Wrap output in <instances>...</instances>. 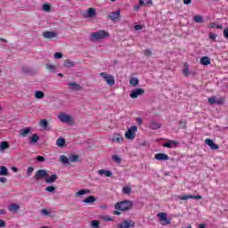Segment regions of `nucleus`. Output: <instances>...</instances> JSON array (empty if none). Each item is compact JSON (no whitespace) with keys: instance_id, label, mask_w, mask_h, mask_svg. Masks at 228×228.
<instances>
[{"instance_id":"obj_1","label":"nucleus","mask_w":228,"mask_h":228,"mask_svg":"<svg viewBox=\"0 0 228 228\" xmlns=\"http://www.w3.org/2000/svg\"><path fill=\"white\" fill-rule=\"evenodd\" d=\"M133 206H134V202L126 200L118 202L115 206V208L118 209L119 211H129V209H133Z\"/></svg>"},{"instance_id":"obj_2","label":"nucleus","mask_w":228,"mask_h":228,"mask_svg":"<svg viewBox=\"0 0 228 228\" xmlns=\"http://www.w3.org/2000/svg\"><path fill=\"white\" fill-rule=\"evenodd\" d=\"M136 131H138V126H132L126 132L125 136L126 140H134L136 136Z\"/></svg>"},{"instance_id":"obj_3","label":"nucleus","mask_w":228,"mask_h":228,"mask_svg":"<svg viewBox=\"0 0 228 228\" xmlns=\"http://www.w3.org/2000/svg\"><path fill=\"white\" fill-rule=\"evenodd\" d=\"M108 37V32L104 31V30H100L97 32H94L91 35V40H102L103 38Z\"/></svg>"},{"instance_id":"obj_4","label":"nucleus","mask_w":228,"mask_h":228,"mask_svg":"<svg viewBox=\"0 0 228 228\" xmlns=\"http://www.w3.org/2000/svg\"><path fill=\"white\" fill-rule=\"evenodd\" d=\"M58 118L62 124H74V118L66 113L61 112Z\"/></svg>"},{"instance_id":"obj_5","label":"nucleus","mask_w":228,"mask_h":228,"mask_svg":"<svg viewBox=\"0 0 228 228\" xmlns=\"http://www.w3.org/2000/svg\"><path fill=\"white\" fill-rule=\"evenodd\" d=\"M100 76L102 77V79H104L109 86H113L115 85V77H113V76L105 72L101 73Z\"/></svg>"},{"instance_id":"obj_6","label":"nucleus","mask_w":228,"mask_h":228,"mask_svg":"<svg viewBox=\"0 0 228 228\" xmlns=\"http://www.w3.org/2000/svg\"><path fill=\"white\" fill-rule=\"evenodd\" d=\"M159 217V223L161 225H168L170 224V219H168V216L165 212H160L157 214Z\"/></svg>"},{"instance_id":"obj_7","label":"nucleus","mask_w":228,"mask_h":228,"mask_svg":"<svg viewBox=\"0 0 228 228\" xmlns=\"http://www.w3.org/2000/svg\"><path fill=\"white\" fill-rule=\"evenodd\" d=\"M145 94V89L143 88H135L131 91L130 97L131 99H138V97Z\"/></svg>"},{"instance_id":"obj_8","label":"nucleus","mask_w":228,"mask_h":228,"mask_svg":"<svg viewBox=\"0 0 228 228\" xmlns=\"http://www.w3.org/2000/svg\"><path fill=\"white\" fill-rule=\"evenodd\" d=\"M45 177H47V171L45 169L37 170L36 175H34L35 181H41V179H44Z\"/></svg>"},{"instance_id":"obj_9","label":"nucleus","mask_w":228,"mask_h":228,"mask_svg":"<svg viewBox=\"0 0 228 228\" xmlns=\"http://www.w3.org/2000/svg\"><path fill=\"white\" fill-rule=\"evenodd\" d=\"M97 15V12H95V8H89L86 12L83 13L84 19H94Z\"/></svg>"},{"instance_id":"obj_10","label":"nucleus","mask_w":228,"mask_h":228,"mask_svg":"<svg viewBox=\"0 0 228 228\" xmlns=\"http://www.w3.org/2000/svg\"><path fill=\"white\" fill-rule=\"evenodd\" d=\"M179 200H189V199H192L195 200H200L202 196L200 195H180L178 196Z\"/></svg>"},{"instance_id":"obj_11","label":"nucleus","mask_w":228,"mask_h":228,"mask_svg":"<svg viewBox=\"0 0 228 228\" xmlns=\"http://www.w3.org/2000/svg\"><path fill=\"white\" fill-rule=\"evenodd\" d=\"M118 228H130L134 227V222L125 220L117 225Z\"/></svg>"},{"instance_id":"obj_12","label":"nucleus","mask_w":228,"mask_h":228,"mask_svg":"<svg viewBox=\"0 0 228 228\" xmlns=\"http://www.w3.org/2000/svg\"><path fill=\"white\" fill-rule=\"evenodd\" d=\"M205 143L208 145L212 151H217V149H220V146L215 143V142L211 139H206Z\"/></svg>"},{"instance_id":"obj_13","label":"nucleus","mask_w":228,"mask_h":228,"mask_svg":"<svg viewBox=\"0 0 228 228\" xmlns=\"http://www.w3.org/2000/svg\"><path fill=\"white\" fill-rule=\"evenodd\" d=\"M68 86L69 90H74L76 92H81V90H83V86H79L76 82H69Z\"/></svg>"},{"instance_id":"obj_14","label":"nucleus","mask_w":228,"mask_h":228,"mask_svg":"<svg viewBox=\"0 0 228 228\" xmlns=\"http://www.w3.org/2000/svg\"><path fill=\"white\" fill-rule=\"evenodd\" d=\"M58 35L53 31H45L43 33V37L46 38V40H53V38H56Z\"/></svg>"},{"instance_id":"obj_15","label":"nucleus","mask_w":228,"mask_h":228,"mask_svg":"<svg viewBox=\"0 0 228 228\" xmlns=\"http://www.w3.org/2000/svg\"><path fill=\"white\" fill-rule=\"evenodd\" d=\"M155 159H157V161H168V159H170V157H168V155L165 153H157L155 155Z\"/></svg>"},{"instance_id":"obj_16","label":"nucleus","mask_w":228,"mask_h":228,"mask_svg":"<svg viewBox=\"0 0 228 228\" xmlns=\"http://www.w3.org/2000/svg\"><path fill=\"white\" fill-rule=\"evenodd\" d=\"M178 142L175 141H169L165 142L162 146L166 147L167 149H173L174 147H177Z\"/></svg>"},{"instance_id":"obj_17","label":"nucleus","mask_w":228,"mask_h":228,"mask_svg":"<svg viewBox=\"0 0 228 228\" xmlns=\"http://www.w3.org/2000/svg\"><path fill=\"white\" fill-rule=\"evenodd\" d=\"M98 174L99 175H104L105 177H111V175H113V173H111V171L105 170V169L99 170Z\"/></svg>"},{"instance_id":"obj_18","label":"nucleus","mask_w":228,"mask_h":228,"mask_svg":"<svg viewBox=\"0 0 228 228\" xmlns=\"http://www.w3.org/2000/svg\"><path fill=\"white\" fill-rule=\"evenodd\" d=\"M150 129H159V127H161V125L159 123H158V121L156 120H152L151 121L150 125H149Z\"/></svg>"},{"instance_id":"obj_19","label":"nucleus","mask_w":228,"mask_h":228,"mask_svg":"<svg viewBox=\"0 0 228 228\" xmlns=\"http://www.w3.org/2000/svg\"><path fill=\"white\" fill-rule=\"evenodd\" d=\"M19 209H20V206H19V204H17V203H13L9 206L10 212L12 211L13 213H17V211H19Z\"/></svg>"},{"instance_id":"obj_20","label":"nucleus","mask_w":228,"mask_h":228,"mask_svg":"<svg viewBox=\"0 0 228 228\" xmlns=\"http://www.w3.org/2000/svg\"><path fill=\"white\" fill-rule=\"evenodd\" d=\"M57 179H58V175H52L50 177H47L45 179V183H47L48 184H53V183H56Z\"/></svg>"},{"instance_id":"obj_21","label":"nucleus","mask_w":228,"mask_h":228,"mask_svg":"<svg viewBox=\"0 0 228 228\" xmlns=\"http://www.w3.org/2000/svg\"><path fill=\"white\" fill-rule=\"evenodd\" d=\"M200 63L205 66L211 65V59L208 56H204L200 59Z\"/></svg>"},{"instance_id":"obj_22","label":"nucleus","mask_w":228,"mask_h":228,"mask_svg":"<svg viewBox=\"0 0 228 228\" xmlns=\"http://www.w3.org/2000/svg\"><path fill=\"white\" fill-rule=\"evenodd\" d=\"M39 126L43 127V129H45V131L49 129V122L46 121V119H41L39 122Z\"/></svg>"},{"instance_id":"obj_23","label":"nucleus","mask_w":228,"mask_h":228,"mask_svg":"<svg viewBox=\"0 0 228 228\" xmlns=\"http://www.w3.org/2000/svg\"><path fill=\"white\" fill-rule=\"evenodd\" d=\"M30 132H31V128L27 127V128L21 129L20 132V134L23 138H26V136H28V134H29Z\"/></svg>"},{"instance_id":"obj_24","label":"nucleus","mask_w":228,"mask_h":228,"mask_svg":"<svg viewBox=\"0 0 228 228\" xmlns=\"http://www.w3.org/2000/svg\"><path fill=\"white\" fill-rule=\"evenodd\" d=\"M141 6H152V0H139Z\"/></svg>"},{"instance_id":"obj_25","label":"nucleus","mask_w":228,"mask_h":228,"mask_svg":"<svg viewBox=\"0 0 228 228\" xmlns=\"http://www.w3.org/2000/svg\"><path fill=\"white\" fill-rule=\"evenodd\" d=\"M194 22H197V24H203L204 22V17L200 15H196L193 17Z\"/></svg>"},{"instance_id":"obj_26","label":"nucleus","mask_w":228,"mask_h":228,"mask_svg":"<svg viewBox=\"0 0 228 228\" xmlns=\"http://www.w3.org/2000/svg\"><path fill=\"white\" fill-rule=\"evenodd\" d=\"M139 83H140V79H138V77H134L130 78V85L132 86H138Z\"/></svg>"},{"instance_id":"obj_27","label":"nucleus","mask_w":228,"mask_h":228,"mask_svg":"<svg viewBox=\"0 0 228 228\" xmlns=\"http://www.w3.org/2000/svg\"><path fill=\"white\" fill-rule=\"evenodd\" d=\"M60 161H61V163H62V165H69V158H67V156H65V155L60 156Z\"/></svg>"},{"instance_id":"obj_28","label":"nucleus","mask_w":228,"mask_h":228,"mask_svg":"<svg viewBox=\"0 0 228 228\" xmlns=\"http://www.w3.org/2000/svg\"><path fill=\"white\" fill-rule=\"evenodd\" d=\"M122 192L125 195H131V193H133V189H131V187H129V186H125L122 189Z\"/></svg>"},{"instance_id":"obj_29","label":"nucleus","mask_w":228,"mask_h":228,"mask_svg":"<svg viewBox=\"0 0 228 228\" xmlns=\"http://www.w3.org/2000/svg\"><path fill=\"white\" fill-rule=\"evenodd\" d=\"M83 202H85V204H94V202H95V197L89 196L86 200H84Z\"/></svg>"},{"instance_id":"obj_30","label":"nucleus","mask_w":228,"mask_h":228,"mask_svg":"<svg viewBox=\"0 0 228 228\" xmlns=\"http://www.w3.org/2000/svg\"><path fill=\"white\" fill-rule=\"evenodd\" d=\"M100 220H102L103 222H113V217H110V216H100Z\"/></svg>"},{"instance_id":"obj_31","label":"nucleus","mask_w":228,"mask_h":228,"mask_svg":"<svg viewBox=\"0 0 228 228\" xmlns=\"http://www.w3.org/2000/svg\"><path fill=\"white\" fill-rule=\"evenodd\" d=\"M76 65V62L71 61L70 60H66L64 61V67H67L68 69H70V67H74Z\"/></svg>"},{"instance_id":"obj_32","label":"nucleus","mask_w":228,"mask_h":228,"mask_svg":"<svg viewBox=\"0 0 228 228\" xmlns=\"http://www.w3.org/2000/svg\"><path fill=\"white\" fill-rule=\"evenodd\" d=\"M0 175H8V168L6 167H0Z\"/></svg>"},{"instance_id":"obj_33","label":"nucleus","mask_w":228,"mask_h":228,"mask_svg":"<svg viewBox=\"0 0 228 228\" xmlns=\"http://www.w3.org/2000/svg\"><path fill=\"white\" fill-rule=\"evenodd\" d=\"M87 193H90V190H80L76 192L77 197H81V195H86Z\"/></svg>"},{"instance_id":"obj_34","label":"nucleus","mask_w":228,"mask_h":228,"mask_svg":"<svg viewBox=\"0 0 228 228\" xmlns=\"http://www.w3.org/2000/svg\"><path fill=\"white\" fill-rule=\"evenodd\" d=\"M10 147V144L8 143V142H2L0 143V151H4V149H8Z\"/></svg>"},{"instance_id":"obj_35","label":"nucleus","mask_w":228,"mask_h":228,"mask_svg":"<svg viewBox=\"0 0 228 228\" xmlns=\"http://www.w3.org/2000/svg\"><path fill=\"white\" fill-rule=\"evenodd\" d=\"M69 162L71 163H77V161L79 159L78 155H71L69 157Z\"/></svg>"},{"instance_id":"obj_36","label":"nucleus","mask_w":228,"mask_h":228,"mask_svg":"<svg viewBox=\"0 0 228 228\" xmlns=\"http://www.w3.org/2000/svg\"><path fill=\"white\" fill-rule=\"evenodd\" d=\"M56 145L58 147H63V145H65V139H63V138L57 139Z\"/></svg>"},{"instance_id":"obj_37","label":"nucleus","mask_w":228,"mask_h":228,"mask_svg":"<svg viewBox=\"0 0 228 228\" xmlns=\"http://www.w3.org/2000/svg\"><path fill=\"white\" fill-rule=\"evenodd\" d=\"M35 97H36V99H44V97H45L44 92H42V91L36 92Z\"/></svg>"},{"instance_id":"obj_38","label":"nucleus","mask_w":228,"mask_h":228,"mask_svg":"<svg viewBox=\"0 0 228 228\" xmlns=\"http://www.w3.org/2000/svg\"><path fill=\"white\" fill-rule=\"evenodd\" d=\"M100 224L101 223L99 222V220H93L90 222L91 227H94V228H98Z\"/></svg>"},{"instance_id":"obj_39","label":"nucleus","mask_w":228,"mask_h":228,"mask_svg":"<svg viewBox=\"0 0 228 228\" xmlns=\"http://www.w3.org/2000/svg\"><path fill=\"white\" fill-rule=\"evenodd\" d=\"M45 191H48L49 193H54L56 191V188H54V186H48L45 188Z\"/></svg>"},{"instance_id":"obj_40","label":"nucleus","mask_w":228,"mask_h":228,"mask_svg":"<svg viewBox=\"0 0 228 228\" xmlns=\"http://www.w3.org/2000/svg\"><path fill=\"white\" fill-rule=\"evenodd\" d=\"M46 69L49 72H54V70H56V66L53 64H46Z\"/></svg>"},{"instance_id":"obj_41","label":"nucleus","mask_w":228,"mask_h":228,"mask_svg":"<svg viewBox=\"0 0 228 228\" xmlns=\"http://www.w3.org/2000/svg\"><path fill=\"white\" fill-rule=\"evenodd\" d=\"M38 138L37 134H33L30 138V143H37V142H38Z\"/></svg>"},{"instance_id":"obj_42","label":"nucleus","mask_w":228,"mask_h":228,"mask_svg":"<svg viewBox=\"0 0 228 228\" xmlns=\"http://www.w3.org/2000/svg\"><path fill=\"white\" fill-rule=\"evenodd\" d=\"M210 28H216V29H224V25L222 24L217 25L216 23H211Z\"/></svg>"},{"instance_id":"obj_43","label":"nucleus","mask_w":228,"mask_h":228,"mask_svg":"<svg viewBox=\"0 0 228 228\" xmlns=\"http://www.w3.org/2000/svg\"><path fill=\"white\" fill-rule=\"evenodd\" d=\"M120 20V9L115 12V21Z\"/></svg>"},{"instance_id":"obj_44","label":"nucleus","mask_w":228,"mask_h":228,"mask_svg":"<svg viewBox=\"0 0 228 228\" xmlns=\"http://www.w3.org/2000/svg\"><path fill=\"white\" fill-rule=\"evenodd\" d=\"M179 126L182 129H186V121H184V119H181L179 121Z\"/></svg>"},{"instance_id":"obj_45","label":"nucleus","mask_w":228,"mask_h":228,"mask_svg":"<svg viewBox=\"0 0 228 228\" xmlns=\"http://www.w3.org/2000/svg\"><path fill=\"white\" fill-rule=\"evenodd\" d=\"M41 215L43 216H49V215H51V212L49 210H47V209H42L41 210Z\"/></svg>"},{"instance_id":"obj_46","label":"nucleus","mask_w":228,"mask_h":228,"mask_svg":"<svg viewBox=\"0 0 228 228\" xmlns=\"http://www.w3.org/2000/svg\"><path fill=\"white\" fill-rule=\"evenodd\" d=\"M43 10H44V12H51V5L45 4L43 5Z\"/></svg>"},{"instance_id":"obj_47","label":"nucleus","mask_w":228,"mask_h":228,"mask_svg":"<svg viewBox=\"0 0 228 228\" xmlns=\"http://www.w3.org/2000/svg\"><path fill=\"white\" fill-rule=\"evenodd\" d=\"M209 104H216V98L215 96L208 98Z\"/></svg>"},{"instance_id":"obj_48","label":"nucleus","mask_w":228,"mask_h":228,"mask_svg":"<svg viewBox=\"0 0 228 228\" xmlns=\"http://www.w3.org/2000/svg\"><path fill=\"white\" fill-rule=\"evenodd\" d=\"M33 170H35V168L29 167L27 170V175L28 177H31V174H33Z\"/></svg>"},{"instance_id":"obj_49","label":"nucleus","mask_w":228,"mask_h":228,"mask_svg":"<svg viewBox=\"0 0 228 228\" xmlns=\"http://www.w3.org/2000/svg\"><path fill=\"white\" fill-rule=\"evenodd\" d=\"M183 74H184V76L188 77L190 76V73L188 72V65L184 64V69L183 70Z\"/></svg>"},{"instance_id":"obj_50","label":"nucleus","mask_w":228,"mask_h":228,"mask_svg":"<svg viewBox=\"0 0 228 228\" xmlns=\"http://www.w3.org/2000/svg\"><path fill=\"white\" fill-rule=\"evenodd\" d=\"M144 56H147L148 58H149L150 56H152V52H151L150 49H146V50L144 51Z\"/></svg>"},{"instance_id":"obj_51","label":"nucleus","mask_w":228,"mask_h":228,"mask_svg":"<svg viewBox=\"0 0 228 228\" xmlns=\"http://www.w3.org/2000/svg\"><path fill=\"white\" fill-rule=\"evenodd\" d=\"M53 56H54V58L56 60H60V58H63V53H55Z\"/></svg>"},{"instance_id":"obj_52","label":"nucleus","mask_w":228,"mask_h":228,"mask_svg":"<svg viewBox=\"0 0 228 228\" xmlns=\"http://www.w3.org/2000/svg\"><path fill=\"white\" fill-rule=\"evenodd\" d=\"M224 102H225V99L224 98H218L216 100V104H224Z\"/></svg>"},{"instance_id":"obj_53","label":"nucleus","mask_w":228,"mask_h":228,"mask_svg":"<svg viewBox=\"0 0 228 228\" xmlns=\"http://www.w3.org/2000/svg\"><path fill=\"white\" fill-rule=\"evenodd\" d=\"M37 161H38L39 163H43V161H45V158L43 156H37L36 158Z\"/></svg>"},{"instance_id":"obj_54","label":"nucleus","mask_w":228,"mask_h":228,"mask_svg":"<svg viewBox=\"0 0 228 228\" xmlns=\"http://www.w3.org/2000/svg\"><path fill=\"white\" fill-rule=\"evenodd\" d=\"M115 161L116 163L120 165V163H122V159H120V157H118V155H115Z\"/></svg>"},{"instance_id":"obj_55","label":"nucleus","mask_w":228,"mask_h":228,"mask_svg":"<svg viewBox=\"0 0 228 228\" xmlns=\"http://www.w3.org/2000/svg\"><path fill=\"white\" fill-rule=\"evenodd\" d=\"M123 141L124 139L120 135H118V137H116L115 139V142H117L118 143H121Z\"/></svg>"},{"instance_id":"obj_56","label":"nucleus","mask_w":228,"mask_h":228,"mask_svg":"<svg viewBox=\"0 0 228 228\" xmlns=\"http://www.w3.org/2000/svg\"><path fill=\"white\" fill-rule=\"evenodd\" d=\"M109 19H110V20H115V12H112L109 14Z\"/></svg>"},{"instance_id":"obj_57","label":"nucleus","mask_w":228,"mask_h":228,"mask_svg":"<svg viewBox=\"0 0 228 228\" xmlns=\"http://www.w3.org/2000/svg\"><path fill=\"white\" fill-rule=\"evenodd\" d=\"M208 37L210 40H216V34L210 33Z\"/></svg>"},{"instance_id":"obj_58","label":"nucleus","mask_w":228,"mask_h":228,"mask_svg":"<svg viewBox=\"0 0 228 228\" xmlns=\"http://www.w3.org/2000/svg\"><path fill=\"white\" fill-rule=\"evenodd\" d=\"M224 37L228 40V28L224 30Z\"/></svg>"},{"instance_id":"obj_59","label":"nucleus","mask_w":228,"mask_h":228,"mask_svg":"<svg viewBox=\"0 0 228 228\" xmlns=\"http://www.w3.org/2000/svg\"><path fill=\"white\" fill-rule=\"evenodd\" d=\"M0 227H6V222L3 219H0Z\"/></svg>"},{"instance_id":"obj_60","label":"nucleus","mask_w":228,"mask_h":228,"mask_svg":"<svg viewBox=\"0 0 228 228\" xmlns=\"http://www.w3.org/2000/svg\"><path fill=\"white\" fill-rule=\"evenodd\" d=\"M0 183H8V179L6 177H0Z\"/></svg>"},{"instance_id":"obj_61","label":"nucleus","mask_w":228,"mask_h":228,"mask_svg":"<svg viewBox=\"0 0 228 228\" xmlns=\"http://www.w3.org/2000/svg\"><path fill=\"white\" fill-rule=\"evenodd\" d=\"M136 122H137L138 126H142V124L143 123V121L142 120V118H137Z\"/></svg>"},{"instance_id":"obj_62","label":"nucleus","mask_w":228,"mask_h":228,"mask_svg":"<svg viewBox=\"0 0 228 228\" xmlns=\"http://www.w3.org/2000/svg\"><path fill=\"white\" fill-rule=\"evenodd\" d=\"M22 72H23V74H28V72H29V69L26 68V67H23L22 68Z\"/></svg>"},{"instance_id":"obj_63","label":"nucleus","mask_w":228,"mask_h":228,"mask_svg":"<svg viewBox=\"0 0 228 228\" xmlns=\"http://www.w3.org/2000/svg\"><path fill=\"white\" fill-rule=\"evenodd\" d=\"M142 25H135L134 26V30L135 31H140V29H142Z\"/></svg>"},{"instance_id":"obj_64","label":"nucleus","mask_w":228,"mask_h":228,"mask_svg":"<svg viewBox=\"0 0 228 228\" xmlns=\"http://www.w3.org/2000/svg\"><path fill=\"white\" fill-rule=\"evenodd\" d=\"M183 4H191V0H183Z\"/></svg>"}]
</instances>
